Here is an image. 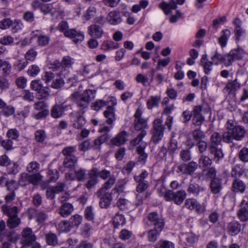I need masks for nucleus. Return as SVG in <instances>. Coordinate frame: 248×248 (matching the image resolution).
<instances>
[{
    "mask_svg": "<svg viewBox=\"0 0 248 248\" xmlns=\"http://www.w3.org/2000/svg\"><path fill=\"white\" fill-rule=\"evenodd\" d=\"M227 129L228 131L223 134V140L225 142L231 143L233 139L241 140L245 137L246 131L241 126L228 124Z\"/></svg>",
    "mask_w": 248,
    "mask_h": 248,
    "instance_id": "f257e3e1",
    "label": "nucleus"
},
{
    "mask_svg": "<svg viewBox=\"0 0 248 248\" xmlns=\"http://www.w3.org/2000/svg\"><path fill=\"white\" fill-rule=\"evenodd\" d=\"M153 127L152 130L151 140L154 143H158L163 137L165 127L160 119H156L153 122Z\"/></svg>",
    "mask_w": 248,
    "mask_h": 248,
    "instance_id": "f03ea898",
    "label": "nucleus"
},
{
    "mask_svg": "<svg viewBox=\"0 0 248 248\" xmlns=\"http://www.w3.org/2000/svg\"><path fill=\"white\" fill-rule=\"evenodd\" d=\"M245 51L240 47L232 50L230 53L225 56V64L226 66L231 65L234 60H240L243 58Z\"/></svg>",
    "mask_w": 248,
    "mask_h": 248,
    "instance_id": "7ed1b4c3",
    "label": "nucleus"
},
{
    "mask_svg": "<svg viewBox=\"0 0 248 248\" xmlns=\"http://www.w3.org/2000/svg\"><path fill=\"white\" fill-rule=\"evenodd\" d=\"M95 93L92 90H86L82 93L76 91L71 95V98L73 100L92 101L95 97Z\"/></svg>",
    "mask_w": 248,
    "mask_h": 248,
    "instance_id": "20e7f679",
    "label": "nucleus"
},
{
    "mask_svg": "<svg viewBox=\"0 0 248 248\" xmlns=\"http://www.w3.org/2000/svg\"><path fill=\"white\" fill-rule=\"evenodd\" d=\"M147 218L150 225L154 228L163 229L165 222L161 215L156 212H153L149 214Z\"/></svg>",
    "mask_w": 248,
    "mask_h": 248,
    "instance_id": "39448f33",
    "label": "nucleus"
},
{
    "mask_svg": "<svg viewBox=\"0 0 248 248\" xmlns=\"http://www.w3.org/2000/svg\"><path fill=\"white\" fill-rule=\"evenodd\" d=\"M99 199V206L102 208H107L111 204L112 197L110 193L106 192L103 189H100L96 193Z\"/></svg>",
    "mask_w": 248,
    "mask_h": 248,
    "instance_id": "423d86ee",
    "label": "nucleus"
},
{
    "mask_svg": "<svg viewBox=\"0 0 248 248\" xmlns=\"http://www.w3.org/2000/svg\"><path fill=\"white\" fill-rule=\"evenodd\" d=\"M112 106H108L107 109L104 111V115L106 119V122L109 125H112L116 120L114 106L117 105V100L115 97H112L110 99Z\"/></svg>",
    "mask_w": 248,
    "mask_h": 248,
    "instance_id": "0eeeda50",
    "label": "nucleus"
},
{
    "mask_svg": "<svg viewBox=\"0 0 248 248\" xmlns=\"http://www.w3.org/2000/svg\"><path fill=\"white\" fill-rule=\"evenodd\" d=\"M187 192L196 197H204L206 195V189L204 187L200 186L198 184L192 180H190L187 189Z\"/></svg>",
    "mask_w": 248,
    "mask_h": 248,
    "instance_id": "6e6552de",
    "label": "nucleus"
},
{
    "mask_svg": "<svg viewBox=\"0 0 248 248\" xmlns=\"http://www.w3.org/2000/svg\"><path fill=\"white\" fill-rule=\"evenodd\" d=\"M21 243L24 246H30L36 240V236L31 228L27 227L22 232Z\"/></svg>",
    "mask_w": 248,
    "mask_h": 248,
    "instance_id": "1a4fd4ad",
    "label": "nucleus"
},
{
    "mask_svg": "<svg viewBox=\"0 0 248 248\" xmlns=\"http://www.w3.org/2000/svg\"><path fill=\"white\" fill-rule=\"evenodd\" d=\"M170 195V199L168 202L173 201L176 204H181L186 196V192L184 190H180L176 192H174L171 190Z\"/></svg>",
    "mask_w": 248,
    "mask_h": 248,
    "instance_id": "9d476101",
    "label": "nucleus"
},
{
    "mask_svg": "<svg viewBox=\"0 0 248 248\" xmlns=\"http://www.w3.org/2000/svg\"><path fill=\"white\" fill-rule=\"evenodd\" d=\"M65 36L72 39L76 44L81 43L84 38V35L82 32L77 31L74 29L69 30L68 31L65 33Z\"/></svg>",
    "mask_w": 248,
    "mask_h": 248,
    "instance_id": "9b49d317",
    "label": "nucleus"
},
{
    "mask_svg": "<svg viewBox=\"0 0 248 248\" xmlns=\"http://www.w3.org/2000/svg\"><path fill=\"white\" fill-rule=\"evenodd\" d=\"M241 228V224L238 221L233 220L228 223L226 231L230 235L234 236L240 232Z\"/></svg>",
    "mask_w": 248,
    "mask_h": 248,
    "instance_id": "f8f14e48",
    "label": "nucleus"
},
{
    "mask_svg": "<svg viewBox=\"0 0 248 248\" xmlns=\"http://www.w3.org/2000/svg\"><path fill=\"white\" fill-rule=\"evenodd\" d=\"M209 151L213 156V159L216 163L224 157V154L220 146H209Z\"/></svg>",
    "mask_w": 248,
    "mask_h": 248,
    "instance_id": "ddd939ff",
    "label": "nucleus"
},
{
    "mask_svg": "<svg viewBox=\"0 0 248 248\" xmlns=\"http://www.w3.org/2000/svg\"><path fill=\"white\" fill-rule=\"evenodd\" d=\"M241 84L236 78L234 80H229L223 90L229 94H234L240 88Z\"/></svg>",
    "mask_w": 248,
    "mask_h": 248,
    "instance_id": "4468645a",
    "label": "nucleus"
},
{
    "mask_svg": "<svg viewBox=\"0 0 248 248\" xmlns=\"http://www.w3.org/2000/svg\"><path fill=\"white\" fill-rule=\"evenodd\" d=\"M210 188L212 193L219 194L222 189V180L219 178H214L210 184Z\"/></svg>",
    "mask_w": 248,
    "mask_h": 248,
    "instance_id": "2eb2a0df",
    "label": "nucleus"
},
{
    "mask_svg": "<svg viewBox=\"0 0 248 248\" xmlns=\"http://www.w3.org/2000/svg\"><path fill=\"white\" fill-rule=\"evenodd\" d=\"M88 33L92 37L100 38L103 36L104 32L99 25L93 24L88 27Z\"/></svg>",
    "mask_w": 248,
    "mask_h": 248,
    "instance_id": "dca6fc26",
    "label": "nucleus"
},
{
    "mask_svg": "<svg viewBox=\"0 0 248 248\" xmlns=\"http://www.w3.org/2000/svg\"><path fill=\"white\" fill-rule=\"evenodd\" d=\"M65 107L62 104H55L51 109V116L55 119L62 117L64 113Z\"/></svg>",
    "mask_w": 248,
    "mask_h": 248,
    "instance_id": "f3484780",
    "label": "nucleus"
},
{
    "mask_svg": "<svg viewBox=\"0 0 248 248\" xmlns=\"http://www.w3.org/2000/svg\"><path fill=\"white\" fill-rule=\"evenodd\" d=\"M160 9L163 10L166 15H168L171 13V10H174L177 8L176 2L174 0H171L169 3L165 1H162L159 4Z\"/></svg>",
    "mask_w": 248,
    "mask_h": 248,
    "instance_id": "a211bd4d",
    "label": "nucleus"
},
{
    "mask_svg": "<svg viewBox=\"0 0 248 248\" xmlns=\"http://www.w3.org/2000/svg\"><path fill=\"white\" fill-rule=\"evenodd\" d=\"M108 23L113 25H116L122 21L120 14L116 11L109 12L107 17Z\"/></svg>",
    "mask_w": 248,
    "mask_h": 248,
    "instance_id": "6ab92c4d",
    "label": "nucleus"
},
{
    "mask_svg": "<svg viewBox=\"0 0 248 248\" xmlns=\"http://www.w3.org/2000/svg\"><path fill=\"white\" fill-rule=\"evenodd\" d=\"M74 211V207L72 204L65 202L61 205L59 210V214L62 217H66L70 215Z\"/></svg>",
    "mask_w": 248,
    "mask_h": 248,
    "instance_id": "aec40b11",
    "label": "nucleus"
},
{
    "mask_svg": "<svg viewBox=\"0 0 248 248\" xmlns=\"http://www.w3.org/2000/svg\"><path fill=\"white\" fill-rule=\"evenodd\" d=\"M1 210L3 214L8 216L9 218L17 217L18 211L16 206L9 207L7 205H3Z\"/></svg>",
    "mask_w": 248,
    "mask_h": 248,
    "instance_id": "412c9836",
    "label": "nucleus"
},
{
    "mask_svg": "<svg viewBox=\"0 0 248 248\" xmlns=\"http://www.w3.org/2000/svg\"><path fill=\"white\" fill-rule=\"evenodd\" d=\"M112 222L114 229H119L125 224L126 220L123 215L118 213L113 218Z\"/></svg>",
    "mask_w": 248,
    "mask_h": 248,
    "instance_id": "4be33fe9",
    "label": "nucleus"
},
{
    "mask_svg": "<svg viewBox=\"0 0 248 248\" xmlns=\"http://www.w3.org/2000/svg\"><path fill=\"white\" fill-rule=\"evenodd\" d=\"M246 189V185L238 179H235L232 185V191L234 192L243 193Z\"/></svg>",
    "mask_w": 248,
    "mask_h": 248,
    "instance_id": "5701e85b",
    "label": "nucleus"
},
{
    "mask_svg": "<svg viewBox=\"0 0 248 248\" xmlns=\"http://www.w3.org/2000/svg\"><path fill=\"white\" fill-rule=\"evenodd\" d=\"M110 138L108 133H104L102 136L94 140L93 144L92 145L94 149L98 150L100 148L102 143L107 141Z\"/></svg>",
    "mask_w": 248,
    "mask_h": 248,
    "instance_id": "b1692460",
    "label": "nucleus"
},
{
    "mask_svg": "<svg viewBox=\"0 0 248 248\" xmlns=\"http://www.w3.org/2000/svg\"><path fill=\"white\" fill-rule=\"evenodd\" d=\"M198 164L194 161H191L187 164H184L183 174L185 175H192L198 168Z\"/></svg>",
    "mask_w": 248,
    "mask_h": 248,
    "instance_id": "393cba45",
    "label": "nucleus"
},
{
    "mask_svg": "<svg viewBox=\"0 0 248 248\" xmlns=\"http://www.w3.org/2000/svg\"><path fill=\"white\" fill-rule=\"evenodd\" d=\"M127 140V133L125 131L119 133L113 140V143L116 146L124 144Z\"/></svg>",
    "mask_w": 248,
    "mask_h": 248,
    "instance_id": "a878e982",
    "label": "nucleus"
},
{
    "mask_svg": "<svg viewBox=\"0 0 248 248\" xmlns=\"http://www.w3.org/2000/svg\"><path fill=\"white\" fill-rule=\"evenodd\" d=\"M79 115L73 123V126L77 129L81 128L86 124V120L83 116L84 111H79Z\"/></svg>",
    "mask_w": 248,
    "mask_h": 248,
    "instance_id": "bb28decb",
    "label": "nucleus"
},
{
    "mask_svg": "<svg viewBox=\"0 0 248 248\" xmlns=\"http://www.w3.org/2000/svg\"><path fill=\"white\" fill-rule=\"evenodd\" d=\"M222 140H223V134L220 135L218 132H214L210 137L209 146H220Z\"/></svg>",
    "mask_w": 248,
    "mask_h": 248,
    "instance_id": "cd10ccee",
    "label": "nucleus"
},
{
    "mask_svg": "<svg viewBox=\"0 0 248 248\" xmlns=\"http://www.w3.org/2000/svg\"><path fill=\"white\" fill-rule=\"evenodd\" d=\"M72 229L68 220H63L58 225L57 230L60 232H68Z\"/></svg>",
    "mask_w": 248,
    "mask_h": 248,
    "instance_id": "c85d7f7f",
    "label": "nucleus"
},
{
    "mask_svg": "<svg viewBox=\"0 0 248 248\" xmlns=\"http://www.w3.org/2000/svg\"><path fill=\"white\" fill-rule=\"evenodd\" d=\"M198 164L200 167L205 169L211 166L212 160L208 156L202 155L199 157Z\"/></svg>",
    "mask_w": 248,
    "mask_h": 248,
    "instance_id": "c756f323",
    "label": "nucleus"
},
{
    "mask_svg": "<svg viewBox=\"0 0 248 248\" xmlns=\"http://www.w3.org/2000/svg\"><path fill=\"white\" fill-rule=\"evenodd\" d=\"M162 230V229H159L154 228L153 229L149 231L148 232V240L152 242L155 241Z\"/></svg>",
    "mask_w": 248,
    "mask_h": 248,
    "instance_id": "7c9ffc66",
    "label": "nucleus"
},
{
    "mask_svg": "<svg viewBox=\"0 0 248 248\" xmlns=\"http://www.w3.org/2000/svg\"><path fill=\"white\" fill-rule=\"evenodd\" d=\"M119 47V44L112 41H104L101 45V48L105 51L115 49Z\"/></svg>",
    "mask_w": 248,
    "mask_h": 248,
    "instance_id": "2f4dec72",
    "label": "nucleus"
},
{
    "mask_svg": "<svg viewBox=\"0 0 248 248\" xmlns=\"http://www.w3.org/2000/svg\"><path fill=\"white\" fill-rule=\"evenodd\" d=\"M77 162L76 156L65 157L63 162V165L65 168L72 169L74 168Z\"/></svg>",
    "mask_w": 248,
    "mask_h": 248,
    "instance_id": "473e14b6",
    "label": "nucleus"
},
{
    "mask_svg": "<svg viewBox=\"0 0 248 248\" xmlns=\"http://www.w3.org/2000/svg\"><path fill=\"white\" fill-rule=\"evenodd\" d=\"M82 217L78 214H76L74 216H72L70 217L69 219L68 220L70 225H71V227L73 228L74 227H78L79 225L82 222Z\"/></svg>",
    "mask_w": 248,
    "mask_h": 248,
    "instance_id": "72a5a7b5",
    "label": "nucleus"
},
{
    "mask_svg": "<svg viewBox=\"0 0 248 248\" xmlns=\"http://www.w3.org/2000/svg\"><path fill=\"white\" fill-rule=\"evenodd\" d=\"M189 135H191L193 140L199 142L203 140V139L205 138V134L200 129H196L192 131Z\"/></svg>",
    "mask_w": 248,
    "mask_h": 248,
    "instance_id": "f704fd0d",
    "label": "nucleus"
},
{
    "mask_svg": "<svg viewBox=\"0 0 248 248\" xmlns=\"http://www.w3.org/2000/svg\"><path fill=\"white\" fill-rule=\"evenodd\" d=\"M231 35V31L229 30H225L222 31L221 36L218 38V42L221 46L226 45L228 38Z\"/></svg>",
    "mask_w": 248,
    "mask_h": 248,
    "instance_id": "c9c22d12",
    "label": "nucleus"
},
{
    "mask_svg": "<svg viewBox=\"0 0 248 248\" xmlns=\"http://www.w3.org/2000/svg\"><path fill=\"white\" fill-rule=\"evenodd\" d=\"M93 231V226L90 223H85L81 228V234L84 237H88L92 234Z\"/></svg>",
    "mask_w": 248,
    "mask_h": 248,
    "instance_id": "e433bc0d",
    "label": "nucleus"
},
{
    "mask_svg": "<svg viewBox=\"0 0 248 248\" xmlns=\"http://www.w3.org/2000/svg\"><path fill=\"white\" fill-rule=\"evenodd\" d=\"M21 223V219L17 217L8 218L7 220V226L10 229H14L17 227Z\"/></svg>",
    "mask_w": 248,
    "mask_h": 248,
    "instance_id": "4c0bfd02",
    "label": "nucleus"
},
{
    "mask_svg": "<svg viewBox=\"0 0 248 248\" xmlns=\"http://www.w3.org/2000/svg\"><path fill=\"white\" fill-rule=\"evenodd\" d=\"M241 208L238 211L237 215L242 221L248 220V209L246 206H241Z\"/></svg>",
    "mask_w": 248,
    "mask_h": 248,
    "instance_id": "58836bf2",
    "label": "nucleus"
},
{
    "mask_svg": "<svg viewBox=\"0 0 248 248\" xmlns=\"http://www.w3.org/2000/svg\"><path fill=\"white\" fill-rule=\"evenodd\" d=\"M46 243L50 246H55L58 244L57 235L53 233H49L46 235Z\"/></svg>",
    "mask_w": 248,
    "mask_h": 248,
    "instance_id": "ea45409f",
    "label": "nucleus"
},
{
    "mask_svg": "<svg viewBox=\"0 0 248 248\" xmlns=\"http://www.w3.org/2000/svg\"><path fill=\"white\" fill-rule=\"evenodd\" d=\"M74 59L69 56H64L61 62V66L64 68L71 67L74 63Z\"/></svg>",
    "mask_w": 248,
    "mask_h": 248,
    "instance_id": "a19ab883",
    "label": "nucleus"
},
{
    "mask_svg": "<svg viewBox=\"0 0 248 248\" xmlns=\"http://www.w3.org/2000/svg\"><path fill=\"white\" fill-rule=\"evenodd\" d=\"M155 248H174V244L167 240H160L155 245Z\"/></svg>",
    "mask_w": 248,
    "mask_h": 248,
    "instance_id": "79ce46f5",
    "label": "nucleus"
},
{
    "mask_svg": "<svg viewBox=\"0 0 248 248\" xmlns=\"http://www.w3.org/2000/svg\"><path fill=\"white\" fill-rule=\"evenodd\" d=\"M160 100V97L158 96H151L147 101V106L149 109L158 106Z\"/></svg>",
    "mask_w": 248,
    "mask_h": 248,
    "instance_id": "37998d69",
    "label": "nucleus"
},
{
    "mask_svg": "<svg viewBox=\"0 0 248 248\" xmlns=\"http://www.w3.org/2000/svg\"><path fill=\"white\" fill-rule=\"evenodd\" d=\"M171 190L166 189L165 187L161 186L158 189V193L159 196L163 197L166 201L170 199V195Z\"/></svg>",
    "mask_w": 248,
    "mask_h": 248,
    "instance_id": "c03bdc74",
    "label": "nucleus"
},
{
    "mask_svg": "<svg viewBox=\"0 0 248 248\" xmlns=\"http://www.w3.org/2000/svg\"><path fill=\"white\" fill-rule=\"evenodd\" d=\"M40 164L36 161H31L27 167V170L30 173H36L39 170Z\"/></svg>",
    "mask_w": 248,
    "mask_h": 248,
    "instance_id": "a18cd8bd",
    "label": "nucleus"
},
{
    "mask_svg": "<svg viewBox=\"0 0 248 248\" xmlns=\"http://www.w3.org/2000/svg\"><path fill=\"white\" fill-rule=\"evenodd\" d=\"M135 128L136 130H142L147 126L146 121L144 119L135 120Z\"/></svg>",
    "mask_w": 248,
    "mask_h": 248,
    "instance_id": "49530a36",
    "label": "nucleus"
},
{
    "mask_svg": "<svg viewBox=\"0 0 248 248\" xmlns=\"http://www.w3.org/2000/svg\"><path fill=\"white\" fill-rule=\"evenodd\" d=\"M148 173L145 170L142 171L139 175L134 176V180L137 183H148L145 179L148 177Z\"/></svg>",
    "mask_w": 248,
    "mask_h": 248,
    "instance_id": "de8ad7c7",
    "label": "nucleus"
},
{
    "mask_svg": "<svg viewBox=\"0 0 248 248\" xmlns=\"http://www.w3.org/2000/svg\"><path fill=\"white\" fill-rule=\"evenodd\" d=\"M137 152L139 155L138 157L139 162L144 163L147 157V154L144 152V148L141 146H139L137 148Z\"/></svg>",
    "mask_w": 248,
    "mask_h": 248,
    "instance_id": "09e8293b",
    "label": "nucleus"
},
{
    "mask_svg": "<svg viewBox=\"0 0 248 248\" xmlns=\"http://www.w3.org/2000/svg\"><path fill=\"white\" fill-rule=\"evenodd\" d=\"M48 105L44 101H39L35 103L33 105L34 109L36 111H41L44 110H48L47 109Z\"/></svg>",
    "mask_w": 248,
    "mask_h": 248,
    "instance_id": "8fccbe9b",
    "label": "nucleus"
},
{
    "mask_svg": "<svg viewBox=\"0 0 248 248\" xmlns=\"http://www.w3.org/2000/svg\"><path fill=\"white\" fill-rule=\"evenodd\" d=\"M106 105L107 103L105 101L99 99L93 102L92 104L91 107L93 109L98 111Z\"/></svg>",
    "mask_w": 248,
    "mask_h": 248,
    "instance_id": "3c124183",
    "label": "nucleus"
},
{
    "mask_svg": "<svg viewBox=\"0 0 248 248\" xmlns=\"http://www.w3.org/2000/svg\"><path fill=\"white\" fill-rule=\"evenodd\" d=\"M84 216L86 219L92 220L94 218V213L93 208L92 206H87L84 211Z\"/></svg>",
    "mask_w": 248,
    "mask_h": 248,
    "instance_id": "603ef678",
    "label": "nucleus"
},
{
    "mask_svg": "<svg viewBox=\"0 0 248 248\" xmlns=\"http://www.w3.org/2000/svg\"><path fill=\"white\" fill-rule=\"evenodd\" d=\"M198 202L194 198L187 199L186 200L184 206L186 208L193 210L197 206Z\"/></svg>",
    "mask_w": 248,
    "mask_h": 248,
    "instance_id": "864d4df0",
    "label": "nucleus"
},
{
    "mask_svg": "<svg viewBox=\"0 0 248 248\" xmlns=\"http://www.w3.org/2000/svg\"><path fill=\"white\" fill-rule=\"evenodd\" d=\"M37 92L39 99H43L46 98L49 95V88L48 87H42Z\"/></svg>",
    "mask_w": 248,
    "mask_h": 248,
    "instance_id": "5fc2aeb1",
    "label": "nucleus"
},
{
    "mask_svg": "<svg viewBox=\"0 0 248 248\" xmlns=\"http://www.w3.org/2000/svg\"><path fill=\"white\" fill-rule=\"evenodd\" d=\"M19 184L22 186H26L30 183L29 174L27 173H22L20 174L18 180Z\"/></svg>",
    "mask_w": 248,
    "mask_h": 248,
    "instance_id": "6e6d98bb",
    "label": "nucleus"
},
{
    "mask_svg": "<svg viewBox=\"0 0 248 248\" xmlns=\"http://www.w3.org/2000/svg\"><path fill=\"white\" fill-rule=\"evenodd\" d=\"M238 157L241 161L244 162H248V148H243L239 152Z\"/></svg>",
    "mask_w": 248,
    "mask_h": 248,
    "instance_id": "4d7b16f0",
    "label": "nucleus"
},
{
    "mask_svg": "<svg viewBox=\"0 0 248 248\" xmlns=\"http://www.w3.org/2000/svg\"><path fill=\"white\" fill-rule=\"evenodd\" d=\"M33 174H29L30 183L36 185L41 181L42 176L39 173H33Z\"/></svg>",
    "mask_w": 248,
    "mask_h": 248,
    "instance_id": "13d9d810",
    "label": "nucleus"
},
{
    "mask_svg": "<svg viewBox=\"0 0 248 248\" xmlns=\"http://www.w3.org/2000/svg\"><path fill=\"white\" fill-rule=\"evenodd\" d=\"M46 138V134L43 130H37L35 133V140L39 142H43Z\"/></svg>",
    "mask_w": 248,
    "mask_h": 248,
    "instance_id": "bf43d9fd",
    "label": "nucleus"
},
{
    "mask_svg": "<svg viewBox=\"0 0 248 248\" xmlns=\"http://www.w3.org/2000/svg\"><path fill=\"white\" fill-rule=\"evenodd\" d=\"M47 214L43 211H37L36 213V219L39 223L44 222L47 219Z\"/></svg>",
    "mask_w": 248,
    "mask_h": 248,
    "instance_id": "052dcab7",
    "label": "nucleus"
},
{
    "mask_svg": "<svg viewBox=\"0 0 248 248\" xmlns=\"http://www.w3.org/2000/svg\"><path fill=\"white\" fill-rule=\"evenodd\" d=\"M5 186L6 187L7 190L10 191L15 192V191L18 187V184L16 181L14 180H11L6 181L5 184Z\"/></svg>",
    "mask_w": 248,
    "mask_h": 248,
    "instance_id": "680f3d73",
    "label": "nucleus"
},
{
    "mask_svg": "<svg viewBox=\"0 0 248 248\" xmlns=\"http://www.w3.org/2000/svg\"><path fill=\"white\" fill-rule=\"evenodd\" d=\"M75 174L76 179L78 181H84L86 179V170L84 169H79L75 170Z\"/></svg>",
    "mask_w": 248,
    "mask_h": 248,
    "instance_id": "e2e57ef3",
    "label": "nucleus"
},
{
    "mask_svg": "<svg viewBox=\"0 0 248 248\" xmlns=\"http://www.w3.org/2000/svg\"><path fill=\"white\" fill-rule=\"evenodd\" d=\"M76 151L75 146H68L65 147L62 151V154L65 157L75 156L73 154Z\"/></svg>",
    "mask_w": 248,
    "mask_h": 248,
    "instance_id": "0e129e2a",
    "label": "nucleus"
},
{
    "mask_svg": "<svg viewBox=\"0 0 248 248\" xmlns=\"http://www.w3.org/2000/svg\"><path fill=\"white\" fill-rule=\"evenodd\" d=\"M180 156L181 159L185 162L191 159V152L189 149L183 150L180 152Z\"/></svg>",
    "mask_w": 248,
    "mask_h": 248,
    "instance_id": "69168bd1",
    "label": "nucleus"
},
{
    "mask_svg": "<svg viewBox=\"0 0 248 248\" xmlns=\"http://www.w3.org/2000/svg\"><path fill=\"white\" fill-rule=\"evenodd\" d=\"M1 113L6 117H8L13 114L15 112V108L12 106L7 105L2 109Z\"/></svg>",
    "mask_w": 248,
    "mask_h": 248,
    "instance_id": "338daca9",
    "label": "nucleus"
},
{
    "mask_svg": "<svg viewBox=\"0 0 248 248\" xmlns=\"http://www.w3.org/2000/svg\"><path fill=\"white\" fill-rule=\"evenodd\" d=\"M40 70L39 67L36 64L31 66L28 71V74L31 77H35L39 73Z\"/></svg>",
    "mask_w": 248,
    "mask_h": 248,
    "instance_id": "774afa93",
    "label": "nucleus"
}]
</instances>
